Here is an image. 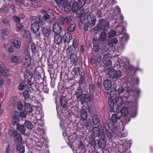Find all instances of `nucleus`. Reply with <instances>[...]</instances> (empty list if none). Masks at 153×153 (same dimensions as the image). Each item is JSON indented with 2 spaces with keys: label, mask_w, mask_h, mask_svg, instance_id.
Instances as JSON below:
<instances>
[{
  "label": "nucleus",
  "mask_w": 153,
  "mask_h": 153,
  "mask_svg": "<svg viewBox=\"0 0 153 153\" xmlns=\"http://www.w3.org/2000/svg\"><path fill=\"white\" fill-rule=\"evenodd\" d=\"M84 74L83 75H80L81 77L79 80V87L78 88L77 90L75 91V95L76 96L77 101L80 103H83L85 102V98H86V91H84L82 87L83 84L85 82V79L84 76Z\"/></svg>",
  "instance_id": "obj_1"
},
{
  "label": "nucleus",
  "mask_w": 153,
  "mask_h": 153,
  "mask_svg": "<svg viewBox=\"0 0 153 153\" xmlns=\"http://www.w3.org/2000/svg\"><path fill=\"white\" fill-rule=\"evenodd\" d=\"M116 111L118 113H120L121 114V117L123 116L122 122L124 125L127 124L131 120V117H134L137 115L135 111L131 113H129L128 108L126 107H123L122 109L117 108Z\"/></svg>",
  "instance_id": "obj_2"
},
{
  "label": "nucleus",
  "mask_w": 153,
  "mask_h": 153,
  "mask_svg": "<svg viewBox=\"0 0 153 153\" xmlns=\"http://www.w3.org/2000/svg\"><path fill=\"white\" fill-rule=\"evenodd\" d=\"M41 31L44 36L45 42L48 45H49L51 43V39L54 36L53 31L51 28L44 25L41 27Z\"/></svg>",
  "instance_id": "obj_3"
},
{
  "label": "nucleus",
  "mask_w": 153,
  "mask_h": 153,
  "mask_svg": "<svg viewBox=\"0 0 153 153\" xmlns=\"http://www.w3.org/2000/svg\"><path fill=\"white\" fill-rule=\"evenodd\" d=\"M108 103L110 108H114V104L118 107L120 106L123 103V100L121 97L117 96L116 94L111 98H108Z\"/></svg>",
  "instance_id": "obj_4"
},
{
  "label": "nucleus",
  "mask_w": 153,
  "mask_h": 153,
  "mask_svg": "<svg viewBox=\"0 0 153 153\" xmlns=\"http://www.w3.org/2000/svg\"><path fill=\"white\" fill-rule=\"evenodd\" d=\"M108 76L111 80L116 81L120 79L123 76V73L120 70H114L109 71L108 73Z\"/></svg>",
  "instance_id": "obj_5"
},
{
  "label": "nucleus",
  "mask_w": 153,
  "mask_h": 153,
  "mask_svg": "<svg viewBox=\"0 0 153 153\" xmlns=\"http://www.w3.org/2000/svg\"><path fill=\"white\" fill-rule=\"evenodd\" d=\"M71 10L73 12H77V17H80L84 13L83 8L78 1H76L74 2L72 5Z\"/></svg>",
  "instance_id": "obj_6"
},
{
  "label": "nucleus",
  "mask_w": 153,
  "mask_h": 153,
  "mask_svg": "<svg viewBox=\"0 0 153 153\" xmlns=\"http://www.w3.org/2000/svg\"><path fill=\"white\" fill-rule=\"evenodd\" d=\"M89 90L90 94H88L86 92V97L85 98V102L83 103H81L82 105H84L86 102H91L92 101L94 94L95 90V85L94 84H90L89 85Z\"/></svg>",
  "instance_id": "obj_7"
},
{
  "label": "nucleus",
  "mask_w": 153,
  "mask_h": 153,
  "mask_svg": "<svg viewBox=\"0 0 153 153\" xmlns=\"http://www.w3.org/2000/svg\"><path fill=\"white\" fill-rule=\"evenodd\" d=\"M96 21V17L92 13H90L86 16V19H85L84 20H82V19H80V22L83 24L85 22L87 23L88 24L91 25L92 26L94 25Z\"/></svg>",
  "instance_id": "obj_8"
},
{
  "label": "nucleus",
  "mask_w": 153,
  "mask_h": 153,
  "mask_svg": "<svg viewBox=\"0 0 153 153\" xmlns=\"http://www.w3.org/2000/svg\"><path fill=\"white\" fill-rule=\"evenodd\" d=\"M109 22L105 19H102L98 21L97 28L99 30H105L106 28L109 27Z\"/></svg>",
  "instance_id": "obj_9"
},
{
  "label": "nucleus",
  "mask_w": 153,
  "mask_h": 153,
  "mask_svg": "<svg viewBox=\"0 0 153 153\" xmlns=\"http://www.w3.org/2000/svg\"><path fill=\"white\" fill-rule=\"evenodd\" d=\"M45 24L41 25L38 22L32 23L31 24V30L33 33H37L39 30V27H40L41 28V27L43 26Z\"/></svg>",
  "instance_id": "obj_10"
},
{
  "label": "nucleus",
  "mask_w": 153,
  "mask_h": 153,
  "mask_svg": "<svg viewBox=\"0 0 153 153\" xmlns=\"http://www.w3.org/2000/svg\"><path fill=\"white\" fill-rule=\"evenodd\" d=\"M100 41L98 39L94 38L93 39V50L95 53L98 52L100 50L99 46Z\"/></svg>",
  "instance_id": "obj_11"
},
{
  "label": "nucleus",
  "mask_w": 153,
  "mask_h": 153,
  "mask_svg": "<svg viewBox=\"0 0 153 153\" xmlns=\"http://www.w3.org/2000/svg\"><path fill=\"white\" fill-rule=\"evenodd\" d=\"M110 54L108 53L104 55L103 56L102 62L104 65H106V66H109L111 65L112 62L110 60L109 56Z\"/></svg>",
  "instance_id": "obj_12"
},
{
  "label": "nucleus",
  "mask_w": 153,
  "mask_h": 153,
  "mask_svg": "<svg viewBox=\"0 0 153 153\" xmlns=\"http://www.w3.org/2000/svg\"><path fill=\"white\" fill-rule=\"evenodd\" d=\"M100 130H101L102 131L104 134L103 136H105V131L108 130V129L109 128L108 124L105 123L103 121H101L99 125L98 126Z\"/></svg>",
  "instance_id": "obj_13"
},
{
  "label": "nucleus",
  "mask_w": 153,
  "mask_h": 153,
  "mask_svg": "<svg viewBox=\"0 0 153 153\" xmlns=\"http://www.w3.org/2000/svg\"><path fill=\"white\" fill-rule=\"evenodd\" d=\"M31 81H27V84L25 85L26 87L29 90L30 92H33V91L36 90L37 88L36 85L33 83H32Z\"/></svg>",
  "instance_id": "obj_14"
},
{
  "label": "nucleus",
  "mask_w": 153,
  "mask_h": 153,
  "mask_svg": "<svg viewBox=\"0 0 153 153\" xmlns=\"http://www.w3.org/2000/svg\"><path fill=\"white\" fill-rule=\"evenodd\" d=\"M79 115L81 120L82 121L86 120L87 117V114L85 109L82 108L79 111Z\"/></svg>",
  "instance_id": "obj_15"
},
{
  "label": "nucleus",
  "mask_w": 153,
  "mask_h": 153,
  "mask_svg": "<svg viewBox=\"0 0 153 153\" xmlns=\"http://www.w3.org/2000/svg\"><path fill=\"white\" fill-rule=\"evenodd\" d=\"M62 30L61 26L58 23L53 25V30L54 34H58L60 33Z\"/></svg>",
  "instance_id": "obj_16"
},
{
  "label": "nucleus",
  "mask_w": 153,
  "mask_h": 153,
  "mask_svg": "<svg viewBox=\"0 0 153 153\" xmlns=\"http://www.w3.org/2000/svg\"><path fill=\"white\" fill-rule=\"evenodd\" d=\"M105 131V134L106 135L107 138L109 140L110 142H111L113 140V135L114 134L115 130H112L111 129H109V128L108 129V130Z\"/></svg>",
  "instance_id": "obj_17"
},
{
  "label": "nucleus",
  "mask_w": 153,
  "mask_h": 153,
  "mask_svg": "<svg viewBox=\"0 0 153 153\" xmlns=\"http://www.w3.org/2000/svg\"><path fill=\"white\" fill-rule=\"evenodd\" d=\"M121 114L120 113H118L117 112L116 114H113L111 117V121L113 123H116L118 119H120L121 117Z\"/></svg>",
  "instance_id": "obj_18"
},
{
  "label": "nucleus",
  "mask_w": 153,
  "mask_h": 153,
  "mask_svg": "<svg viewBox=\"0 0 153 153\" xmlns=\"http://www.w3.org/2000/svg\"><path fill=\"white\" fill-rule=\"evenodd\" d=\"M30 20L31 22L39 23V24L41 25L45 24V22L39 17L34 16H32L30 17Z\"/></svg>",
  "instance_id": "obj_19"
},
{
  "label": "nucleus",
  "mask_w": 153,
  "mask_h": 153,
  "mask_svg": "<svg viewBox=\"0 0 153 153\" xmlns=\"http://www.w3.org/2000/svg\"><path fill=\"white\" fill-rule=\"evenodd\" d=\"M60 102L61 106L63 108H65L68 104V99L66 96L62 95L60 97Z\"/></svg>",
  "instance_id": "obj_20"
},
{
  "label": "nucleus",
  "mask_w": 153,
  "mask_h": 153,
  "mask_svg": "<svg viewBox=\"0 0 153 153\" xmlns=\"http://www.w3.org/2000/svg\"><path fill=\"white\" fill-rule=\"evenodd\" d=\"M63 38L64 43L68 44L72 39V36L69 33L67 32L63 36Z\"/></svg>",
  "instance_id": "obj_21"
},
{
  "label": "nucleus",
  "mask_w": 153,
  "mask_h": 153,
  "mask_svg": "<svg viewBox=\"0 0 153 153\" xmlns=\"http://www.w3.org/2000/svg\"><path fill=\"white\" fill-rule=\"evenodd\" d=\"M26 70L25 73H24L23 74V76L24 79L26 80L25 82H26L27 81H31L32 78L33 77V75L31 72H30L29 71Z\"/></svg>",
  "instance_id": "obj_22"
},
{
  "label": "nucleus",
  "mask_w": 153,
  "mask_h": 153,
  "mask_svg": "<svg viewBox=\"0 0 153 153\" xmlns=\"http://www.w3.org/2000/svg\"><path fill=\"white\" fill-rule=\"evenodd\" d=\"M92 121L93 125L98 126L102 121L100 120L99 116L94 115L92 117Z\"/></svg>",
  "instance_id": "obj_23"
},
{
  "label": "nucleus",
  "mask_w": 153,
  "mask_h": 153,
  "mask_svg": "<svg viewBox=\"0 0 153 153\" xmlns=\"http://www.w3.org/2000/svg\"><path fill=\"white\" fill-rule=\"evenodd\" d=\"M98 144L100 148L104 149L106 146V143L104 139L103 138H100L98 140Z\"/></svg>",
  "instance_id": "obj_24"
},
{
  "label": "nucleus",
  "mask_w": 153,
  "mask_h": 153,
  "mask_svg": "<svg viewBox=\"0 0 153 153\" xmlns=\"http://www.w3.org/2000/svg\"><path fill=\"white\" fill-rule=\"evenodd\" d=\"M54 42L58 45H59L62 42V37L59 34H54Z\"/></svg>",
  "instance_id": "obj_25"
},
{
  "label": "nucleus",
  "mask_w": 153,
  "mask_h": 153,
  "mask_svg": "<svg viewBox=\"0 0 153 153\" xmlns=\"http://www.w3.org/2000/svg\"><path fill=\"white\" fill-rule=\"evenodd\" d=\"M22 141V138L21 134H19L16 137L14 138L13 141L14 145H18V144H21Z\"/></svg>",
  "instance_id": "obj_26"
},
{
  "label": "nucleus",
  "mask_w": 153,
  "mask_h": 153,
  "mask_svg": "<svg viewBox=\"0 0 153 153\" xmlns=\"http://www.w3.org/2000/svg\"><path fill=\"white\" fill-rule=\"evenodd\" d=\"M103 85L105 90H108L111 88L112 86L111 81L110 80L106 79L104 81Z\"/></svg>",
  "instance_id": "obj_27"
},
{
  "label": "nucleus",
  "mask_w": 153,
  "mask_h": 153,
  "mask_svg": "<svg viewBox=\"0 0 153 153\" xmlns=\"http://www.w3.org/2000/svg\"><path fill=\"white\" fill-rule=\"evenodd\" d=\"M24 109L25 112L27 114H30L32 111V107L29 103H25Z\"/></svg>",
  "instance_id": "obj_28"
},
{
  "label": "nucleus",
  "mask_w": 153,
  "mask_h": 153,
  "mask_svg": "<svg viewBox=\"0 0 153 153\" xmlns=\"http://www.w3.org/2000/svg\"><path fill=\"white\" fill-rule=\"evenodd\" d=\"M116 29L118 31L119 33V34H123V33L124 34L125 36L127 38L128 37V35L127 34H125V33L126 32V30L124 27H122L120 26H117L116 27Z\"/></svg>",
  "instance_id": "obj_29"
},
{
  "label": "nucleus",
  "mask_w": 153,
  "mask_h": 153,
  "mask_svg": "<svg viewBox=\"0 0 153 153\" xmlns=\"http://www.w3.org/2000/svg\"><path fill=\"white\" fill-rule=\"evenodd\" d=\"M92 131L94 137H98L101 136L100 130L98 126L95 127Z\"/></svg>",
  "instance_id": "obj_30"
},
{
  "label": "nucleus",
  "mask_w": 153,
  "mask_h": 153,
  "mask_svg": "<svg viewBox=\"0 0 153 153\" xmlns=\"http://www.w3.org/2000/svg\"><path fill=\"white\" fill-rule=\"evenodd\" d=\"M16 147V149L19 153H24L25 152V147L22 144H19L18 145L15 146Z\"/></svg>",
  "instance_id": "obj_31"
},
{
  "label": "nucleus",
  "mask_w": 153,
  "mask_h": 153,
  "mask_svg": "<svg viewBox=\"0 0 153 153\" xmlns=\"http://www.w3.org/2000/svg\"><path fill=\"white\" fill-rule=\"evenodd\" d=\"M79 59V57L75 54H72L70 57L71 61L73 64H76L78 62Z\"/></svg>",
  "instance_id": "obj_32"
},
{
  "label": "nucleus",
  "mask_w": 153,
  "mask_h": 153,
  "mask_svg": "<svg viewBox=\"0 0 153 153\" xmlns=\"http://www.w3.org/2000/svg\"><path fill=\"white\" fill-rule=\"evenodd\" d=\"M16 130L22 134H24L25 133L26 128L24 125H22L19 124V125H18L17 126V127H16Z\"/></svg>",
  "instance_id": "obj_33"
},
{
  "label": "nucleus",
  "mask_w": 153,
  "mask_h": 153,
  "mask_svg": "<svg viewBox=\"0 0 153 153\" xmlns=\"http://www.w3.org/2000/svg\"><path fill=\"white\" fill-rule=\"evenodd\" d=\"M24 65L26 67L30 65L31 63V59L29 56H27L25 58Z\"/></svg>",
  "instance_id": "obj_34"
},
{
  "label": "nucleus",
  "mask_w": 153,
  "mask_h": 153,
  "mask_svg": "<svg viewBox=\"0 0 153 153\" xmlns=\"http://www.w3.org/2000/svg\"><path fill=\"white\" fill-rule=\"evenodd\" d=\"M118 43V40L115 38H113L109 40L108 45L111 47L115 45Z\"/></svg>",
  "instance_id": "obj_35"
},
{
  "label": "nucleus",
  "mask_w": 153,
  "mask_h": 153,
  "mask_svg": "<svg viewBox=\"0 0 153 153\" xmlns=\"http://www.w3.org/2000/svg\"><path fill=\"white\" fill-rule=\"evenodd\" d=\"M23 95L25 101H28L30 99V94L27 90L23 92Z\"/></svg>",
  "instance_id": "obj_36"
},
{
  "label": "nucleus",
  "mask_w": 153,
  "mask_h": 153,
  "mask_svg": "<svg viewBox=\"0 0 153 153\" xmlns=\"http://www.w3.org/2000/svg\"><path fill=\"white\" fill-rule=\"evenodd\" d=\"M24 125L29 130H32L33 128V125L29 121H26L24 124Z\"/></svg>",
  "instance_id": "obj_37"
},
{
  "label": "nucleus",
  "mask_w": 153,
  "mask_h": 153,
  "mask_svg": "<svg viewBox=\"0 0 153 153\" xmlns=\"http://www.w3.org/2000/svg\"><path fill=\"white\" fill-rule=\"evenodd\" d=\"M103 32H101L99 36V39L98 40L100 41H105L107 37V34L105 32V30H102Z\"/></svg>",
  "instance_id": "obj_38"
},
{
  "label": "nucleus",
  "mask_w": 153,
  "mask_h": 153,
  "mask_svg": "<svg viewBox=\"0 0 153 153\" xmlns=\"http://www.w3.org/2000/svg\"><path fill=\"white\" fill-rule=\"evenodd\" d=\"M68 0H55L56 4L59 6L63 7L65 4H66Z\"/></svg>",
  "instance_id": "obj_39"
},
{
  "label": "nucleus",
  "mask_w": 153,
  "mask_h": 153,
  "mask_svg": "<svg viewBox=\"0 0 153 153\" xmlns=\"http://www.w3.org/2000/svg\"><path fill=\"white\" fill-rule=\"evenodd\" d=\"M20 113L19 112L15 111L12 116V118L15 120H19L20 117Z\"/></svg>",
  "instance_id": "obj_40"
},
{
  "label": "nucleus",
  "mask_w": 153,
  "mask_h": 153,
  "mask_svg": "<svg viewBox=\"0 0 153 153\" xmlns=\"http://www.w3.org/2000/svg\"><path fill=\"white\" fill-rule=\"evenodd\" d=\"M8 134L11 137L14 138L19 134L17 131L13 129L9 130L8 132Z\"/></svg>",
  "instance_id": "obj_41"
},
{
  "label": "nucleus",
  "mask_w": 153,
  "mask_h": 153,
  "mask_svg": "<svg viewBox=\"0 0 153 153\" xmlns=\"http://www.w3.org/2000/svg\"><path fill=\"white\" fill-rule=\"evenodd\" d=\"M85 126L89 132L92 131L95 127L92 126L91 122H88L85 125Z\"/></svg>",
  "instance_id": "obj_42"
},
{
  "label": "nucleus",
  "mask_w": 153,
  "mask_h": 153,
  "mask_svg": "<svg viewBox=\"0 0 153 153\" xmlns=\"http://www.w3.org/2000/svg\"><path fill=\"white\" fill-rule=\"evenodd\" d=\"M66 4H65L63 7L64 8L65 11L66 12H69L71 11V5L68 4V1L67 3Z\"/></svg>",
  "instance_id": "obj_43"
},
{
  "label": "nucleus",
  "mask_w": 153,
  "mask_h": 153,
  "mask_svg": "<svg viewBox=\"0 0 153 153\" xmlns=\"http://www.w3.org/2000/svg\"><path fill=\"white\" fill-rule=\"evenodd\" d=\"M77 135L75 133H73L72 135L68 137V139L70 142L73 143L76 140L77 138Z\"/></svg>",
  "instance_id": "obj_44"
},
{
  "label": "nucleus",
  "mask_w": 153,
  "mask_h": 153,
  "mask_svg": "<svg viewBox=\"0 0 153 153\" xmlns=\"http://www.w3.org/2000/svg\"><path fill=\"white\" fill-rule=\"evenodd\" d=\"M115 91H117L119 94H122L125 91V88L120 85L118 86L117 88H116L114 89Z\"/></svg>",
  "instance_id": "obj_45"
},
{
  "label": "nucleus",
  "mask_w": 153,
  "mask_h": 153,
  "mask_svg": "<svg viewBox=\"0 0 153 153\" xmlns=\"http://www.w3.org/2000/svg\"><path fill=\"white\" fill-rule=\"evenodd\" d=\"M116 34V31L114 29H111L108 33V37L111 38L115 36Z\"/></svg>",
  "instance_id": "obj_46"
},
{
  "label": "nucleus",
  "mask_w": 153,
  "mask_h": 153,
  "mask_svg": "<svg viewBox=\"0 0 153 153\" xmlns=\"http://www.w3.org/2000/svg\"><path fill=\"white\" fill-rule=\"evenodd\" d=\"M22 36L23 38L25 39L29 38V37L30 36V33L27 30H23Z\"/></svg>",
  "instance_id": "obj_47"
},
{
  "label": "nucleus",
  "mask_w": 153,
  "mask_h": 153,
  "mask_svg": "<svg viewBox=\"0 0 153 153\" xmlns=\"http://www.w3.org/2000/svg\"><path fill=\"white\" fill-rule=\"evenodd\" d=\"M76 28V25L74 24H72L67 28V30L70 32H72L75 30Z\"/></svg>",
  "instance_id": "obj_48"
},
{
  "label": "nucleus",
  "mask_w": 153,
  "mask_h": 153,
  "mask_svg": "<svg viewBox=\"0 0 153 153\" xmlns=\"http://www.w3.org/2000/svg\"><path fill=\"white\" fill-rule=\"evenodd\" d=\"M74 75L75 76H77L79 75L80 76L82 75V74H80V68L79 67H77L75 68L74 71Z\"/></svg>",
  "instance_id": "obj_49"
},
{
  "label": "nucleus",
  "mask_w": 153,
  "mask_h": 153,
  "mask_svg": "<svg viewBox=\"0 0 153 153\" xmlns=\"http://www.w3.org/2000/svg\"><path fill=\"white\" fill-rule=\"evenodd\" d=\"M26 82H22L20 83L19 85L18 88L20 91H22L26 87Z\"/></svg>",
  "instance_id": "obj_50"
},
{
  "label": "nucleus",
  "mask_w": 153,
  "mask_h": 153,
  "mask_svg": "<svg viewBox=\"0 0 153 153\" xmlns=\"http://www.w3.org/2000/svg\"><path fill=\"white\" fill-rule=\"evenodd\" d=\"M73 17L71 16H69L67 17H64L65 23H69L73 19Z\"/></svg>",
  "instance_id": "obj_51"
},
{
  "label": "nucleus",
  "mask_w": 153,
  "mask_h": 153,
  "mask_svg": "<svg viewBox=\"0 0 153 153\" xmlns=\"http://www.w3.org/2000/svg\"><path fill=\"white\" fill-rule=\"evenodd\" d=\"M13 43L15 47L17 48H20L21 45V42L20 41L17 40H14Z\"/></svg>",
  "instance_id": "obj_52"
},
{
  "label": "nucleus",
  "mask_w": 153,
  "mask_h": 153,
  "mask_svg": "<svg viewBox=\"0 0 153 153\" xmlns=\"http://www.w3.org/2000/svg\"><path fill=\"white\" fill-rule=\"evenodd\" d=\"M11 61L17 64L19 63L20 62V60L18 59V57L15 56H14L12 57L11 58Z\"/></svg>",
  "instance_id": "obj_53"
},
{
  "label": "nucleus",
  "mask_w": 153,
  "mask_h": 153,
  "mask_svg": "<svg viewBox=\"0 0 153 153\" xmlns=\"http://www.w3.org/2000/svg\"><path fill=\"white\" fill-rule=\"evenodd\" d=\"M31 49L32 53H35L37 52V49L36 47L34 44H32L31 46Z\"/></svg>",
  "instance_id": "obj_54"
},
{
  "label": "nucleus",
  "mask_w": 153,
  "mask_h": 153,
  "mask_svg": "<svg viewBox=\"0 0 153 153\" xmlns=\"http://www.w3.org/2000/svg\"><path fill=\"white\" fill-rule=\"evenodd\" d=\"M85 110L87 112H89L91 114H92L93 112V110L91 106H86Z\"/></svg>",
  "instance_id": "obj_55"
},
{
  "label": "nucleus",
  "mask_w": 153,
  "mask_h": 153,
  "mask_svg": "<svg viewBox=\"0 0 153 153\" xmlns=\"http://www.w3.org/2000/svg\"><path fill=\"white\" fill-rule=\"evenodd\" d=\"M16 31L19 32L22 29L23 26L22 25L21 23H18L16 25Z\"/></svg>",
  "instance_id": "obj_56"
},
{
  "label": "nucleus",
  "mask_w": 153,
  "mask_h": 153,
  "mask_svg": "<svg viewBox=\"0 0 153 153\" xmlns=\"http://www.w3.org/2000/svg\"><path fill=\"white\" fill-rule=\"evenodd\" d=\"M131 80L133 81V84H138L139 83V79L138 77L132 78Z\"/></svg>",
  "instance_id": "obj_57"
},
{
  "label": "nucleus",
  "mask_w": 153,
  "mask_h": 153,
  "mask_svg": "<svg viewBox=\"0 0 153 153\" xmlns=\"http://www.w3.org/2000/svg\"><path fill=\"white\" fill-rule=\"evenodd\" d=\"M90 145L94 147L96 145V141L94 138L91 139L90 141Z\"/></svg>",
  "instance_id": "obj_58"
},
{
  "label": "nucleus",
  "mask_w": 153,
  "mask_h": 153,
  "mask_svg": "<svg viewBox=\"0 0 153 153\" xmlns=\"http://www.w3.org/2000/svg\"><path fill=\"white\" fill-rule=\"evenodd\" d=\"M9 10L8 7H5L3 8L0 9V12L3 13H6L8 12Z\"/></svg>",
  "instance_id": "obj_59"
},
{
  "label": "nucleus",
  "mask_w": 153,
  "mask_h": 153,
  "mask_svg": "<svg viewBox=\"0 0 153 153\" xmlns=\"http://www.w3.org/2000/svg\"><path fill=\"white\" fill-rule=\"evenodd\" d=\"M14 22L16 23H19L20 22L21 19L18 16L14 15L13 17Z\"/></svg>",
  "instance_id": "obj_60"
},
{
  "label": "nucleus",
  "mask_w": 153,
  "mask_h": 153,
  "mask_svg": "<svg viewBox=\"0 0 153 153\" xmlns=\"http://www.w3.org/2000/svg\"><path fill=\"white\" fill-rule=\"evenodd\" d=\"M6 153H13V152L11 149L9 144H8L6 146Z\"/></svg>",
  "instance_id": "obj_61"
},
{
  "label": "nucleus",
  "mask_w": 153,
  "mask_h": 153,
  "mask_svg": "<svg viewBox=\"0 0 153 153\" xmlns=\"http://www.w3.org/2000/svg\"><path fill=\"white\" fill-rule=\"evenodd\" d=\"M17 106L18 109L19 111H21L23 107L22 104L20 102H19L17 103Z\"/></svg>",
  "instance_id": "obj_62"
},
{
  "label": "nucleus",
  "mask_w": 153,
  "mask_h": 153,
  "mask_svg": "<svg viewBox=\"0 0 153 153\" xmlns=\"http://www.w3.org/2000/svg\"><path fill=\"white\" fill-rule=\"evenodd\" d=\"M16 101L14 99L11 100L9 106L11 108H12L16 105Z\"/></svg>",
  "instance_id": "obj_63"
},
{
  "label": "nucleus",
  "mask_w": 153,
  "mask_h": 153,
  "mask_svg": "<svg viewBox=\"0 0 153 153\" xmlns=\"http://www.w3.org/2000/svg\"><path fill=\"white\" fill-rule=\"evenodd\" d=\"M20 3L22 5H23L25 7H27L29 6L30 4L29 1H21Z\"/></svg>",
  "instance_id": "obj_64"
}]
</instances>
